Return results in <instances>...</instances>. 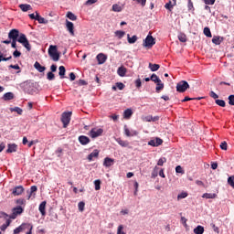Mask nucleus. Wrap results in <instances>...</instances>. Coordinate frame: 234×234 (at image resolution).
<instances>
[{"instance_id": "1", "label": "nucleus", "mask_w": 234, "mask_h": 234, "mask_svg": "<svg viewBox=\"0 0 234 234\" xmlns=\"http://www.w3.org/2000/svg\"><path fill=\"white\" fill-rule=\"evenodd\" d=\"M16 41H18V43H21V45L25 47L27 52H30V50H32V47L30 46V42H28V38H27V35L20 34Z\"/></svg>"}, {"instance_id": "2", "label": "nucleus", "mask_w": 234, "mask_h": 234, "mask_svg": "<svg viewBox=\"0 0 234 234\" xmlns=\"http://www.w3.org/2000/svg\"><path fill=\"white\" fill-rule=\"evenodd\" d=\"M48 56L54 61H59V52H58V47L54 45H50L48 48Z\"/></svg>"}, {"instance_id": "3", "label": "nucleus", "mask_w": 234, "mask_h": 234, "mask_svg": "<svg viewBox=\"0 0 234 234\" xmlns=\"http://www.w3.org/2000/svg\"><path fill=\"white\" fill-rule=\"evenodd\" d=\"M143 45L145 48H153V47H154V45H156V39H154V37H153V36L147 35V37L144 40Z\"/></svg>"}, {"instance_id": "4", "label": "nucleus", "mask_w": 234, "mask_h": 234, "mask_svg": "<svg viewBox=\"0 0 234 234\" xmlns=\"http://www.w3.org/2000/svg\"><path fill=\"white\" fill-rule=\"evenodd\" d=\"M70 116H72V112H64L61 115V122L63 123V127L67 128L70 123Z\"/></svg>"}, {"instance_id": "5", "label": "nucleus", "mask_w": 234, "mask_h": 234, "mask_svg": "<svg viewBox=\"0 0 234 234\" xmlns=\"http://www.w3.org/2000/svg\"><path fill=\"white\" fill-rule=\"evenodd\" d=\"M189 89V83L186 80H181L176 84L177 92H186Z\"/></svg>"}, {"instance_id": "6", "label": "nucleus", "mask_w": 234, "mask_h": 234, "mask_svg": "<svg viewBox=\"0 0 234 234\" xmlns=\"http://www.w3.org/2000/svg\"><path fill=\"white\" fill-rule=\"evenodd\" d=\"M103 134V129L101 128H93L90 132V136L91 138H98V136H101Z\"/></svg>"}, {"instance_id": "7", "label": "nucleus", "mask_w": 234, "mask_h": 234, "mask_svg": "<svg viewBox=\"0 0 234 234\" xmlns=\"http://www.w3.org/2000/svg\"><path fill=\"white\" fill-rule=\"evenodd\" d=\"M24 209L22 208L21 206H17L16 207L13 208V213L12 215L9 217V218H17L18 215H21L23 213Z\"/></svg>"}, {"instance_id": "8", "label": "nucleus", "mask_w": 234, "mask_h": 234, "mask_svg": "<svg viewBox=\"0 0 234 234\" xmlns=\"http://www.w3.org/2000/svg\"><path fill=\"white\" fill-rule=\"evenodd\" d=\"M162 144H164V140L159 137L152 139L148 142V145H151L152 147H158L159 145H162Z\"/></svg>"}, {"instance_id": "9", "label": "nucleus", "mask_w": 234, "mask_h": 234, "mask_svg": "<svg viewBox=\"0 0 234 234\" xmlns=\"http://www.w3.org/2000/svg\"><path fill=\"white\" fill-rule=\"evenodd\" d=\"M8 37L9 39L17 40V37H19V30L17 29H11L10 32L8 33Z\"/></svg>"}, {"instance_id": "10", "label": "nucleus", "mask_w": 234, "mask_h": 234, "mask_svg": "<svg viewBox=\"0 0 234 234\" xmlns=\"http://www.w3.org/2000/svg\"><path fill=\"white\" fill-rule=\"evenodd\" d=\"M124 134L125 136L131 137V136H138V132L136 130H129L127 125H124Z\"/></svg>"}, {"instance_id": "11", "label": "nucleus", "mask_w": 234, "mask_h": 234, "mask_svg": "<svg viewBox=\"0 0 234 234\" xmlns=\"http://www.w3.org/2000/svg\"><path fill=\"white\" fill-rule=\"evenodd\" d=\"M37 192V186H32L30 187V190H27V200H30V198H36V193Z\"/></svg>"}, {"instance_id": "12", "label": "nucleus", "mask_w": 234, "mask_h": 234, "mask_svg": "<svg viewBox=\"0 0 234 234\" xmlns=\"http://www.w3.org/2000/svg\"><path fill=\"white\" fill-rule=\"evenodd\" d=\"M79 142L81 145H87L90 144V139L88 136L80 135L79 136Z\"/></svg>"}, {"instance_id": "13", "label": "nucleus", "mask_w": 234, "mask_h": 234, "mask_svg": "<svg viewBox=\"0 0 234 234\" xmlns=\"http://www.w3.org/2000/svg\"><path fill=\"white\" fill-rule=\"evenodd\" d=\"M23 191H25V187H23V186H18L13 189L12 193L15 197H19V195L23 194Z\"/></svg>"}, {"instance_id": "14", "label": "nucleus", "mask_w": 234, "mask_h": 234, "mask_svg": "<svg viewBox=\"0 0 234 234\" xmlns=\"http://www.w3.org/2000/svg\"><path fill=\"white\" fill-rule=\"evenodd\" d=\"M66 28L71 36H74V23L66 20Z\"/></svg>"}, {"instance_id": "15", "label": "nucleus", "mask_w": 234, "mask_h": 234, "mask_svg": "<svg viewBox=\"0 0 234 234\" xmlns=\"http://www.w3.org/2000/svg\"><path fill=\"white\" fill-rule=\"evenodd\" d=\"M96 58L99 65H103L107 61V56L103 53L98 54Z\"/></svg>"}, {"instance_id": "16", "label": "nucleus", "mask_w": 234, "mask_h": 234, "mask_svg": "<svg viewBox=\"0 0 234 234\" xmlns=\"http://www.w3.org/2000/svg\"><path fill=\"white\" fill-rule=\"evenodd\" d=\"M46 207H47V201H42L38 207V211H40L42 217H45L47 215Z\"/></svg>"}, {"instance_id": "17", "label": "nucleus", "mask_w": 234, "mask_h": 234, "mask_svg": "<svg viewBox=\"0 0 234 234\" xmlns=\"http://www.w3.org/2000/svg\"><path fill=\"white\" fill-rule=\"evenodd\" d=\"M117 74L121 78H125V74H127V69L123 66L119 67L117 69Z\"/></svg>"}, {"instance_id": "18", "label": "nucleus", "mask_w": 234, "mask_h": 234, "mask_svg": "<svg viewBox=\"0 0 234 234\" xmlns=\"http://www.w3.org/2000/svg\"><path fill=\"white\" fill-rule=\"evenodd\" d=\"M103 165L104 167H111L112 165H114V159L110 157L104 158Z\"/></svg>"}, {"instance_id": "19", "label": "nucleus", "mask_w": 234, "mask_h": 234, "mask_svg": "<svg viewBox=\"0 0 234 234\" xmlns=\"http://www.w3.org/2000/svg\"><path fill=\"white\" fill-rule=\"evenodd\" d=\"M35 14H37V21L40 24V25H48V20L45 19L44 17H42L41 16H39V13L35 12Z\"/></svg>"}, {"instance_id": "20", "label": "nucleus", "mask_w": 234, "mask_h": 234, "mask_svg": "<svg viewBox=\"0 0 234 234\" xmlns=\"http://www.w3.org/2000/svg\"><path fill=\"white\" fill-rule=\"evenodd\" d=\"M34 68L38 72H45V70H47V68L45 66H41V64L39 62H37V61L35 62Z\"/></svg>"}, {"instance_id": "21", "label": "nucleus", "mask_w": 234, "mask_h": 234, "mask_svg": "<svg viewBox=\"0 0 234 234\" xmlns=\"http://www.w3.org/2000/svg\"><path fill=\"white\" fill-rule=\"evenodd\" d=\"M98 156H100V151L94 150L92 153H90L88 155V160H89V162H92V159L93 158H98Z\"/></svg>"}, {"instance_id": "22", "label": "nucleus", "mask_w": 234, "mask_h": 234, "mask_svg": "<svg viewBox=\"0 0 234 234\" xmlns=\"http://www.w3.org/2000/svg\"><path fill=\"white\" fill-rule=\"evenodd\" d=\"M17 151V144H9L7 145L6 153H16Z\"/></svg>"}, {"instance_id": "23", "label": "nucleus", "mask_w": 234, "mask_h": 234, "mask_svg": "<svg viewBox=\"0 0 234 234\" xmlns=\"http://www.w3.org/2000/svg\"><path fill=\"white\" fill-rule=\"evenodd\" d=\"M58 76L60 77V80L65 79V74L67 72V69H65V66L58 67Z\"/></svg>"}, {"instance_id": "24", "label": "nucleus", "mask_w": 234, "mask_h": 234, "mask_svg": "<svg viewBox=\"0 0 234 234\" xmlns=\"http://www.w3.org/2000/svg\"><path fill=\"white\" fill-rule=\"evenodd\" d=\"M19 8L22 10V12H28V10H32V5L28 4H21L19 5Z\"/></svg>"}, {"instance_id": "25", "label": "nucleus", "mask_w": 234, "mask_h": 234, "mask_svg": "<svg viewBox=\"0 0 234 234\" xmlns=\"http://www.w3.org/2000/svg\"><path fill=\"white\" fill-rule=\"evenodd\" d=\"M115 141L121 147H127L129 145V141H123L122 138H115Z\"/></svg>"}, {"instance_id": "26", "label": "nucleus", "mask_w": 234, "mask_h": 234, "mask_svg": "<svg viewBox=\"0 0 234 234\" xmlns=\"http://www.w3.org/2000/svg\"><path fill=\"white\" fill-rule=\"evenodd\" d=\"M224 41V37H213L212 38V43H214V45H220V43H222Z\"/></svg>"}, {"instance_id": "27", "label": "nucleus", "mask_w": 234, "mask_h": 234, "mask_svg": "<svg viewBox=\"0 0 234 234\" xmlns=\"http://www.w3.org/2000/svg\"><path fill=\"white\" fill-rule=\"evenodd\" d=\"M127 39H128V43H130V45H133V43L135 41H138V37L136 35H133V37H131V35H127Z\"/></svg>"}, {"instance_id": "28", "label": "nucleus", "mask_w": 234, "mask_h": 234, "mask_svg": "<svg viewBox=\"0 0 234 234\" xmlns=\"http://www.w3.org/2000/svg\"><path fill=\"white\" fill-rule=\"evenodd\" d=\"M14 98V94L12 92H6L4 94L3 96V100L5 101H10V100H12Z\"/></svg>"}, {"instance_id": "29", "label": "nucleus", "mask_w": 234, "mask_h": 234, "mask_svg": "<svg viewBox=\"0 0 234 234\" xmlns=\"http://www.w3.org/2000/svg\"><path fill=\"white\" fill-rule=\"evenodd\" d=\"M132 116H133V110L126 109L123 112V118H126L127 120H129V118H131Z\"/></svg>"}, {"instance_id": "30", "label": "nucleus", "mask_w": 234, "mask_h": 234, "mask_svg": "<svg viewBox=\"0 0 234 234\" xmlns=\"http://www.w3.org/2000/svg\"><path fill=\"white\" fill-rule=\"evenodd\" d=\"M174 6H176V5H175V2L171 1L165 5V8H166V10H169V12H172Z\"/></svg>"}, {"instance_id": "31", "label": "nucleus", "mask_w": 234, "mask_h": 234, "mask_svg": "<svg viewBox=\"0 0 234 234\" xmlns=\"http://www.w3.org/2000/svg\"><path fill=\"white\" fill-rule=\"evenodd\" d=\"M115 37L122 39L125 36V31L117 30L114 32Z\"/></svg>"}, {"instance_id": "32", "label": "nucleus", "mask_w": 234, "mask_h": 234, "mask_svg": "<svg viewBox=\"0 0 234 234\" xmlns=\"http://www.w3.org/2000/svg\"><path fill=\"white\" fill-rule=\"evenodd\" d=\"M202 198H207V199L217 198V194H215V193H205V194H203Z\"/></svg>"}, {"instance_id": "33", "label": "nucleus", "mask_w": 234, "mask_h": 234, "mask_svg": "<svg viewBox=\"0 0 234 234\" xmlns=\"http://www.w3.org/2000/svg\"><path fill=\"white\" fill-rule=\"evenodd\" d=\"M149 69L152 72H156V70H158V69H160V65L158 64H153V63H149Z\"/></svg>"}, {"instance_id": "34", "label": "nucleus", "mask_w": 234, "mask_h": 234, "mask_svg": "<svg viewBox=\"0 0 234 234\" xmlns=\"http://www.w3.org/2000/svg\"><path fill=\"white\" fill-rule=\"evenodd\" d=\"M20 226H23L22 231H25V229H34V226L30 223H23Z\"/></svg>"}, {"instance_id": "35", "label": "nucleus", "mask_w": 234, "mask_h": 234, "mask_svg": "<svg viewBox=\"0 0 234 234\" xmlns=\"http://www.w3.org/2000/svg\"><path fill=\"white\" fill-rule=\"evenodd\" d=\"M195 234H204V227L198 225L196 229H194Z\"/></svg>"}, {"instance_id": "36", "label": "nucleus", "mask_w": 234, "mask_h": 234, "mask_svg": "<svg viewBox=\"0 0 234 234\" xmlns=\"http://www.w3.org/2000/svg\"><path fill=\"white\" fill-rule=\"evenodd\" d=\"M155 90L156 92H160V90H164V83L162 82V80H159V82L156 83Z\"/></svg>"}, {"instance_id": "37", "label": "nucleus", "mask_w": 234, "mask_h": 234, "mask_svg": "<svg viewBox=\"0 0 234 234\" xmlns=\"http://www.w3.org/2000/svg\"><path fill=\"white\" fill-rule=\"evenodd\" d=\"M160 78L158 77V75L153 73L151 75V81H154V83H160Z\"/></svg>"}, {"instance_id": "38", "label": "nucleus", "mask_w": 234, "mask_h": 234, "mask_svg": "<svg viewBox=\"0 0 234 234\" xmlns=\"http://www.w3.org/2000/svg\"><path fill=\"white\" fill-rule=\"evenodd\" d=\"M94 186H95V191H100V189H101V181L100 179L95 180Z\"/></svg>"}, {"instance_id": "39", "label": "nucleus", "mask_w": 234, "mask_h": 234, "mask_svg": "<svg viewBox=\"0 0 234 234\" xmlns=\"http://www.w3.org/2000/svg\"><path fill=\"white\" fill-rule=\"evenodd\" d=\"M67 17L68 19H70V21H76V19H78V16H76L72 12H68Z\"/></svg>"}, {"instance_id": "40", "label": "nucleus", "mask_w": 234, "mask_h": 234, "mask_svg": "<svg viewBox=\"0 0 234 234\" xmlns=\"http://www.w3.org/2000/svg\"><path fill=\"white\" fill-rule=\"evenodd\" d=\"M112 10H113V12H122V10H123V7H122V5H120L118 4H114L112 5Z\"/></svg>"}, {"instance_id": "41", "label": "nucleus", "mask_w": 234, "mask_h": 234, "mask_svg": "<svg viewBox=\"0 0 234 234\" xmlns=\"http://www.w3.org/2000/svg\"><path fill=\"white\" fill-rule=\"evenodd\" d=\"M11 112H17L19 115L23 114V109L19 107L10 108Z\"/></svg>"}, {"instance_id": "42", "label": "nucleus", "mask_w": 234, "mask_h": 234, "mask_svg": "<svg viewBox=\"0 0 234 234\" xmlns=\"http://www.w3.org/2000/svg\"><path fill=\"white\" fill-rule=\"evenodd\" d=\"M178 39L181 41V43H186V41H187V37H186V34L180 33L178 35Z\"/></svg>"}, {"instance_id": "43", "label": "nucleus", "mask_w": 234, "mask_h": 234, "mask_svg": "<svg viewBox=\"0 0 234 234\" xmlns=\"http://www.w3.org/2000/svg\"><path fill=\"white\" fill-rule=\"evenodd\" d=\"M55 79H56V75H54L52 71H48L47 74V80H48V81H53V80Z\"/></svg>"}, {"instance_id": "44", "label": "nucleus", "mask_w": 234, "mask_h": 234, "mask_svg": "<svg viewBox=\"0 0 234 234\" xmlns=\"http://www.w3.org/2000/svg\"><path fill=\"white\" fill-rule=\"evenodd\" d=\"M215 103L218 105L219 107H226V101L224 100H218L217 99L215 101Z\"/></svg>"}, {"instance_id": "45", "label": "nucleus", "mask_w": 234, "mask_h": 234, "mask_svg": "<svg viewBox=\"0 0 234 234\" xmlns=\"http://www.w3.org/2000/svg\"><path fill=\"white\" fill-rule=\"evenodd\" d=\"M78 208H79V211L80 212L85 211V202L83 201L79 202Z\"/></svg>"}, {"instance_id": "46", "label": "nucleus", "mask_w": 234, "mask_h": 234, "mask_svg": "<svg viewBox=\"0 0 234 234\" xmlns=\"http://www.w3.org/2000/svg\"><path fill=\"white\" fill-rule=\"evenodd\" d=\"M205 36L207 37H211L212 35H211V29H209V27H205L204 30H203Z\"/></svg>"}, {"instance_id": "47", "label": "nucleus", "mask_w": 234, "mask_h": 234, "mask_svg": "<svg viewBox=\"0 0 234 234\" xmlns=\"http://www.w3.org/2000/svg\"><path fill=\"white\" fill-rule=\"evenodd\" d=\"M228 184H229V186H230L234 189V176H229L228 178Z\"/></svg>"}, {"instance_id": "48", "label": "nucleus", "mask_w": 234, "mask_h": 234, "mask_svg": "<svg viewBox=\"0 0 234 234\" xmlns=\"http://www.w3.org/2000/svg\"><path fill=\"white\" fill-rule=\"evenodd\" d=\"M165 162H167V159L165 157H161L158 162H157V165H164V164H165Z\"/></svg>"}, {"instance_id": "49", "label": "nucleus", "mask_w": 234, "mask_h": 234, "mask_svg": "<svg viewBox=\"0 0 234 234\" xmlns=\"http://www.w3.org/2000/svg\"><path fill=\"white\" fill-rule=\"evenodd\" d=\"M115 85L117 89H119V90H123L125 89V84H123L122 82H116Z\"/></svg>"}, {"instance_id": "50", "label": "nucleus", "mask_w": 234, "mask_h": 234, "mask_svg": "<svg viewBox=\"0 0 234 234\" xmlns=\"http://www.w3.org/2000/svg\"><path fill=\"white\" fill-rule=\"evenodd\" d=\"M219 147L222 149V151H228V143H226V141L222 142Z\"/></svg>"}, {"instance_id": "51", "label": "nucleus", "mask_w": 234, "mask_h": 234, "mask_svg": "<svg viewBox=\"0 0 234 234\" xmlns=\"http://www.w3.org/2000/svg\"><path fill=\"white\" fill-rule=\"evenodd\" d=\"M117 234H126L125 231H123V225H119Z\"/></svg>"}, {"instance_id": "52", "label": "nucleus", "mask_w": 234, "mask_h": 234, "mask_svg": "<svg viewBox=\"0 0 234 234\" xmlns=\"http://www.w3.org/2000/svg\"><path fill=\"white\" fill-rule=\"evenodd\" d=\"M186 197H187V192H183L177 196V199L182 200V198H186Z\"/></svg>"}, {"instance_id": "53", "label": "nucleus", "mask_w": 234, "mask_h": 234, "mask_svg": "<svg viewBox=\"0 0 234 234\" xmlns=\"http://www.w3.org/2000/svg\"><path fill=\"white\" fill-rule=\"evenodd\" d=\"M27 200H25V198H19L16 200V204H18V206H25Z\"/></svg>"}, {"instance_id": "54", "label": "nucleus", "mask_w": 234, "mask_h": 234, "mask_svg": "<svg viewBox=\"0 0 234 234\" xmlns=\"http://www.w3.org/2000/svg\"><path fill=\"white\" fill-rule=\"evenodd\" d=\"M21 231H23V226H19L16 229H14V234H19L21 233Z\"/></svg>"}, {"instance_id": "55", "label": "nucleus", "mask_w": 234, "mask_h": 234, "mask_svg": "<svg viewBox=\"0 0 234 234\" xmlns=\"http://www.w3.org/2000/svg\"><path fill=\"white\" fill-rule=\"evenodd\" d=\"M138 186H139V185H138V182H134V184H133V187H134V192H133V195L136 197L137 195H138Z\"/></svg>"}, {"instance_id": "56", "label": "nucleus", "mask_w": 234, "mask_h": 234, "mask_svg": "<svg viewBox=\"0 0 234 234\" xmlns=\"http://www.w3.org/2000/svg\"><path fill=\"white\" fill-rule=\"evenodd\" d=\"M228 100H229V104L234 106V95H229L228 97Z\"/></svg>"}, {"instance_id": "57", "label": "nucleus", "mask_w": 234, "mask_h": 234, "mask_svg": "<svg viewBox=\"0 0 234 234\" xmlns=\"http://www.w3.org/2000/svg\"><path fill=\"white\" fill-rule=\"evenodd\" d=\"M134 83H135L136 89H140V87H142V80L137 79V80L134 81Z\"/></svg>"}, {"instance_id": "58", "label": "nucleus", "mask_w": 234, "mask_h": 234, "mask_svg": "<svg viewBox=\"0 0 234 234\" xmlns=\"http://www.w3.org/2000/svg\"><path fill=\"white\" fill-rule=\"evenodd\" d=\"M133 1H136L138 5L142 6H145V4L147 3V0H133Z\"/></svg>"}, {"instance_id": "59", "label": "nucleus", "mask_w": 234, "mask_h": 234, "mask_svg": "<svg viewBox=\"0 0 234 234\" xmlns=\"http://www.w3.org/2000/svg\"><path fill=\"white\" fill-rule=\"evenodd\" d=\"M13 56L14 58H20L21 57V53L19 50L16 49L14 52H13Z\"/></svg>"}, {"instance_id": "60", "label": "nucleus", "mask_w": 234, "mask_h": 234, "mask_svg": "<svg viewBox=\"0 0 234 234\" xmlns=\"http://www.w3.org/2000/svg\"><path fill=\"white\" fill-rule=\"evenodd\" d=\"M210 98H213V100H218V95L217 93H215V91H210L209 94Z\"/></svg>"}, {"instance_id": "61", "label": "nucleus", "mask_w": 234, "mask_h": 234, "mask_svg": "<svg viewBox=\"0 0 234 234\" xmlns=\"http://www.w3.org/2000/svg\"><path fill=\"white\" fill-rule=\"evenodd\" d=\"M98 0H88L86 1L85 5L87 6H90V5H94V3H97Z\"/></svg>"}, {"instance_id": "62", "label": "nucleus", "mask_w": 234, "mask_h": 234, "mask_svg": "<svg viewBox=\"0 0 234 234\" xmlns=\"http://www.w3.org/2000/svg\"><path fill=\"white\" fill-rule=\"evenodd\" d=\"M176 173H181L182 175H184V170L182 169V166L177 165L176 167Z\"/></svg>"}, {"instance_id": "63", "label": "nucleus", "mask_w": 234, "mask_h": 234, "mask_svg": "<svg viewBox=\"0 0 234 234\" xmlns=\"http://www.w3.org/2000/svg\"><path fill=\"white\" fill-rule=\"evenodd\" d=\"M87 81L83 80H79L78 81V85H80V87H83L84 85H87Z\"/></svg>"}, {"instance_id": "64", "label": "nucleus", "mask_w": 234, "mask_h": 234, "mask_svg": "<svg viewBox=\"0 0 234 234\" xmlns=\"http://www.w3.org/2000/svg\"><path fill=\"white\" fill-rule=\"evenodd\" d=\"M216 0H204L205 5H215Z\"/></svg>"}]
</instances>
